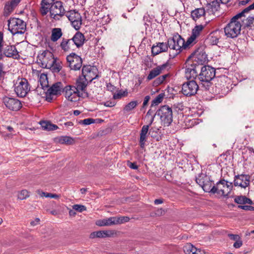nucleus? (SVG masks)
<instances>
[{
  "instance_id": "obj_41",
  "label": "nucleus",
  "mask_w": 254,
  "mask_h": 254,
  "mask_svg": "<svg viewBox=\"0 0 254 254\" xmlns=\"http://www.w3.org/2000/svg\"><path fill=\"white\" fill-rule=\"evenodd\" d=\"M39 82L42 88L47 87L48 85V77L47 74L42 73L40 75Z\"/></svg>"
},
{
  "instance_id": "obj_62",
  "label": "nucleus",
  "mask_w": 254,
  "mask_h": 254,
  "mask_svg": "<svg viewBox=\"0 0 254 254\" xmlns=\"http://www.w3.org/2000/svg\"><path fill=\"white\" fill-rule=\"evenodd\" d=\"M104 105L106 107H113L115 106L114 103H113L112 102L107 101L104 103Z\"/></svg>"
},
{
  "instance_id": "obj_59",
  "label": "nucleus",
  "mask_w": 254,
  "mask_h": 254,
  "mask_svg": "<svg viewBox=\"0 0 254 254\" xmlns=\"http://www.w3.org/2000/svg\"><path fill=\"white\" fill-rule=\"evenodd\" d=\"M20 0H11L9 2L13 5V6L15 7L20 2Z\"/></svg>"
},
{
  "instance_id": "obj_13",
  "label": "nucleus",
  "mask_w": 254,
  "mask_h": 254,
  "mask_svg": "<svg viewBox=\"0 0 254 254\" xmlns=\"http://www.w3.org/2000/svg\"><path fill=\"white\" fill-rule=\"evenodd\" d=\"M14 91L18 96L25 97L30 91V87L27 80L25 78H22L15 85Z\"/></svg>"
},
{
  "instance_id": "obj_20",
  "label": "nucleus",
  "mask_w": 254,
  "mask_h": 254,
  "mask_svg": "<svg viewBox=\"0 0 254 254\" xmlns=\"http://www.w3.org/2000/svg\"><path fill=\"white\" fill-rule=\"evenodd\" d=\"M64 88L63 84L61 82H56L50 87L46 92L47 99L49 100V96L51 97L52 95H58L61 94V92H63V88Z\"/></svg>"
},
{
  "instance_id": "obj_39",
  "label": "nucleus",
  "mask_w": 254,
  "mask_h": 254,
  "mask_svg": "<svg viewBox=\"0 0 254 254\" xmlns=\"http://www.w3.org/2000/svg\"><path fill=\"white\" fill-rule=\"evenodd\" d=\"M138 104L137 101H131L125 106L124 111L126 112H129L134 109Z\"/></svg>"
},
{
  "instance_id": "obj_61",
  "label": "nucleus",
  "mask_w": 254,
  "mask_h": 254,
  "mask_svg": "<svg viewBox=\"0 0 254 254\" xmlns=\"http://www.w3.org/2000/svg\"><path fill=\"white\" fill-rule=\"evenodd\" d=\"M3 33L1 32H0V51H2V43L3 41Z\"/></svg>"
},
{
  "instance_id": "obj_5",
  "label": "nucleus",
  "mask_w": 254,
  "mask_h": 254,
  "mask_svg": "<svg viewBox=\"0 0 254 254\" xmlns=\"http://www.w3.org/2000/svg\"><path fill=\"white\" fill-rule=\"evenodd\" d=\"M8 30L12 34H23L26 30V23L19 18H12L8 21Z\"/></svg>"
},
{
  "instance_id": "obj_9",
  "label": "nucleus",
  "mask_w": 254,
  "mask_h": 254,
  "mask_svg": "<svg viewBox=\"0 0 254 254\" xmlns=\"http://www.w3.org/2000/svg\"><path fill=\"white\" fill-rule=\"evenodd\" d=\"M195 181L204 191L213 193L215 185H213V182L208 176L201 174L198 175Z\"/></svg>"
},
{
  "instance_id": "obj_57",
  "label": "nucleus",
  "mask_w": 254,
  "mask_h": 254,
  "mask_svg": "<svg viewBox=\"0 0 254 254\" xmlns=\"http://www.w3.org/2000/svg\"><path fill=\"white\" fill-rule=\"evenodd\" d=\"M165 211L162 208L158 209L155 212V214L157 216H161L164 215Z\"/></svg>"
},
{
  "instance_id": "obj_35",
  "label": "nucleus",
  "mask_w": 254,
  "mask_h": 254,
  "mask_svg": "<svg viewBox=\"0 0 254 254\" xmlns=\"http://www.w3.org/2000/svg\"><path fill=\"white\" fill-rule=\"evenodd\" d=\"M116 217H111L107 219L99 220L97 221L96 224L99 226H111L115 225Z\"/></svg>"
},
{
  "instance_id": "obj_27",
  "label": "nucleus",
  "mask_w": 254,
  "mask_h": 254,
  "mask_svg": "<svg viewBox=\"0 0 254 254\" xmlns=\"http://www.w3.org/2000/svg\"><path fill=\"white\" fill-rule=\"evenodd\" d=\"M183 250L186 254H206L204 250L197 249L190 243L186 244Z\"/></svg>"
},
{
  "instance_id": "obj_48",
  "label": "nucleus",
  "mask_w": 254,
  "mask_h": 254,
  "mask_svg": "<svg viewBox=\"0 0 254 254\" xmlns=\"http://www.w3.org/2000/svg\"><path fill=\"white\" fill-rule=\"evenodd\" d=\"M254 9V2L245 8L242 12L239 13L238 14H241V17L244 16V14L245 13L249 12L250 10Z\"/></svg>"
},
{
  "instance_id": "obj_55",
  "label": "nucleus",
  "mask_w": 254,
  "mask_h": 254,
  "mask_svg": "<svg viewBox=\"0 0 254 254\" xmlns=\"http://www.w3.org/2000/svg\"><path fill=\"white\" fill-rule=\"evenodd\" d=\"M122 97H124V94H122V91H120L119 92L114 94L113 95V98L114 99H121Z\"/></svg>"
},
{
  "instance_id": "obj_12",
  "label": "nucleus",
  "mask_w": 254,
  "mask_h": 254,
  "mask_svg": "<svg viewBox=\"0 0 254 254\" xmlns=\"http://www.w3.org/2000/svg\"><path fill=\"white\" fill-rule=\"evenodd\" d=\"M198 89V85L196 81L191 80L182 85V92L186 96H191L195 95Z\"/></svg>"
},
{
  "instance_id": "obj_40",
  "label": "nucleus",
  "mask_w": 254,
  "mask_h": 254,
  "mask_svg": "<svg viewBox=\"0 0 254 254\" xmlns=\"http://www.w3.org/2000/svg\"><path fill=\"white\" fill-rule=\"evenodd\" d=\"M59 142L61 144H65L67 145L72 144L74 143L73 139L69 136H62L60 139Z\"/></svg>"
},
{
  "instance_id": "obj_45",
  "label": "nucleus",
  "mask_w": 254,
  "mask_h": 254,
  "mask_svg": "<svg viewBox=\"0 0 254 254\" xmlns=\"http://www.w3.org/2000/svg\"><path fill=\"white\" fill-rule=\"evenodd\" d=\"M129 219V218L127 216H122L120 217H116L115 223L116 224H122L128 222Z\"/></svg>"
},
{
  "instance_id": "obj_25",
  "label": "nucleus",
  "mask_w": 254,
  "mask_h": 254,
  "mask_svg": "<svg viewBox=\"0 0 254 254\" xmlns=\"http://www.w3.org/2000/svg\"><path fill=\"white\" fill-rule=\"evenodd\" d=\"M169 48L168 44L164 42L156 43L151 48V52L153 56H156L159 54L166 52Z\"/></svg>"
},
{
  "instance_id": "obj_3",
  "label": "nucleus",
  "mask_w": 254,
  "mask_h": 254,
  "mask_svg": "<svg viewBox=\"0 0 254 254\" xmlns=\"http://www.w3.org/2000/svg\"><path fill=\"white\" fill-rule=\"evenodd\" d=\"M215 76V69L209 65H204L201 68L198 79L205 90H208L211 85V81Z\"/></svg>"
},
{
  "instance_id": "obj_58",
  "label": "nucleus",
  "mask_w": 254,
  "mask_h": 254,
  "mask_svg": "<svg viewBox=\"0 0 254 254\" xmlns=\"http://www.w3.org/2000/svg\"><path fill=\"white\" fill-rule=\"evenodd\" d=\"M40 219L38 218H36L35 220L32 221L30 222V224L31 226H34L39 224Z\"/></svg>"
},
{
  "instance_id": "obj_4",
  "label": "nucleus",
  "mask_w": 254,
  "mask_h": 254,
  "mask_svg": "<svg viewBox=\"0 0 254 254\" xmlns=\"http://www.w3.org/2000/svg\"><path fill=\"white\" fill-rule=\"evenodd\" d=\"M55 59L54 55L51 52L46 50L38 54L37 62L42 67L48 68L53 65Z\"/></svg>"
},
{
  "instance_id": "obj_7",
  "label": "nucleus",
  "mask_w": 254,
  "mask_h": 254,
  "mask_svg": "<svg viewBox=\"0 0 254 254\" xmlns=\"http://www.w3.org/2000/svg\"><path fill=\"white\" fill-rule=\"evenodd\" d=\"M157 115L164 126H169L173 121L172 108L167 105L161 106L157 112Z\"/></svg>"
},
{
  "instance_id": "obj_51",
  "label": "nucleus",
  "mask_w": 254,
  "mask_h": 254,
  "mask_svg": "<svg viewBox=\"0 0 254 254\" xmlns=\"http://www.w3.org/2000/svg\"><path fill=\"white\" fill-rule=\"evenodd\" d=\"M127 165L130 168L134 170H136L138 168V166L136 165V163L135 162L132 163L129 161L127 162Z\"/></svg>"
},
{
  "instance_id": "obj_36",
  "label": "nucleus",
  "mask_w": 254,
  "mask_h": 254,
  "mask_svg": "<svg viewBox=\"0 0 254 254\" xmlns=\"http://www.w3.org/2000/svg\"><path fill=\"white\" fill-rule=\"evenodd\" d=\"M206 8L207 11L212 13H214L215 12L217 11L220 8L219 2L218 0H213L207 4Z\"/></svg>"
},
{
  "instance_id": "obj_29",
  "label": "nucleus",
  "mask_w": 254,
  "mask_h": 254,
  "mask_svg": "<svg viewBox=\"0 0 254 254\" xmlns=\"http://www.w3.org/2000/svg\"><path fill=\"white\" fill-rule=\"evenodd\" d=\"M60 47L64 52H68L71 50H74V44L71 39L63 38L60 43Z\"/></svg>"
},
{
  "instance_id": "obj_54",
  "label": "nucleus",
  "mask_w": 254,
  "mask_h": 254,
  "mask_svg": "<svg viewBox=\"0 0 254 254\" xmlns=\"http://www.w3.org/2000/svg\"><path fill=\"white\" fill-rule=\"evenodd\" d=\"M242 245L243 242L241 238L234 243L233 246L235 248L238 249L240 248L242 246Z\"/></svg>"
},
{
  "instance_id": "obj_6",
  "label": "nucleus",
  "mask_w": 254,
  "mask_h": 254,
  "mask_svg": "<svg viewBox=\"0 0 254 254\" xmlns=\"http://www.w3.org/2000/svg\"><path fill=\"white\" fill-rule=\"evenodd\" d=\"M232 188V183H229L225 180H221L214 186L213 193H216L220 196L225 197L230 193Z\"/></svg>"
},
{
  "instance_id": "obj_33",
  "label": "nucleus",
  "mask_w": 254,
  "mask_h": 254,
  "mask_svg": "<svg viewBox=\"0 0 254 254\" xmlns=\"http://www.w3.org/2000/svg\"><path fill=\"white\" fill-rule=\"evenodd\" d=\"M63 34L61 28H53L51 30V40L53 42H56L62 37Z\"/></svg>"
},
{
  "instance_id": "obj_50",
  "label": "nucleus",
  "mask_w": 254,
  "mask_h": 254,
  "mask_svg": "<svg viewBox=\"0 0 254 254\" xmlns=\"http://www.w3.org/2000/svg\"><path fill=\"white\" fill-rule=\"evenodd\" d=\"M238 208L242 209L245 210H254V207L250 205H246L245 204L242 205H239Z\"/></svg>"
},
{
  "instance_id": "obj_49",
  "label": "nucleus",
  "mask_w": 254,
  "mask_h": 254,
  "mask_svg": "<svg viewBox=\"0 0 254 254\" xmlns=\"http://www.w3.org/2000/svg\"><path fill=\"white\" fill-rule=\"evenodd\" d=\"M14 8L15 7L13 6V5H11L9 2H8L7 4H5L4 6V11L5 12L9 13L13 11Z\"/></svg>"
},
{
  "instance_id": "obj_28",
  "label": "nucleus",
  "mask_w": 254,
  "mask_h": 254,
  "mask_svg": "<svg viewBox=\"0 0 254 254\" xmlns=\"http://www.w3.org/2000/svg\"><path fill=\"white\" fill-rule=\"evenodd\" d=\"M74 47L79 48L84 44L85 39L84 35L80 32H76L72 38H71Z\"/></svg>"
},
{
  "instance_id": "obj_32",
  "label": "nucleus",
  "mask_w": 254,
  "mask_h": 254,
  "mask_svg": "<svg viewBox=\"0 0 254 254\" xmlns=\"http://www.w3.org/2000/svg\"><path fill=\"white\" fill-rule=\"evenodd\" d=\"M88 82L83 78L82 76H80L76 80L75 88H77V91L80 93V91H83L85 90Z\"/></svg>"
},
{
  "instance_id": "obj_52",
  "label": "nucleus",
  "mask_w": 254,
  "mask_h": 254,
  "mask_svg": "<svg viewBox=\"0 0 254 254\" xmlns=\"http://www.w3.org/2000/svg\"><path fill=\"white\" fill-rule=\"evenodd\" d=\"M228 236L231 240H234L235 241H237L238 240H239L240 239H241V237L238 235L229 234H228Z\"/></svg>"
},
{
  "instance_id": "obj_42",
  "label": "nucleus",
  "mask_w": 254,
  "mask_h": 254,
  "mask_svg": "<svg viewBox=\"0 0 254 254\" xmlns=\"http://www.w3.org/2000/svg\"><path fill=\"white\" fill-rule=\"evenodd\" d=\"M48 68L51 69L54 72H59L62 68L61 62L57 61V59H55V62L53 65L51 67H48Z\"/></svg>"
},
{
  "instance_id": "obj_38",
  "label": "nucleus",
  "mask_w": 254,
  "mask_h": 254,
  "mask_svg": "<svg viewBox=\"0 0 254 254\" xmlns=\"http://www.w3.org/2000/svg\"><path fill=\"white\" fill-rule=\"evenodd\" d=\"M170 77L169 73L161 75L157 77L153 82V86H157L166 81L167 79Z\"/></svg>"
},
{
  "instance_id": "obj_14",
  "label": "nucleus",
  "mask_w": 254,
  "mask_h": 254,
  "mask_svg": "<svg viewBox=\"0 0 254 254\" xmlns=\"http://www.w3.org/2000/svg\"><path fill=\"white\" fill-rule=\"evenodd\" d=\"M65 15L75 30H77L80 28L82 24V19L79 13L74 10H70L67 11L65 13Z\"/></svg>"
},
{
  "instance_id": "obj_16",
  "label": "nucleus",
  "mask_w": 254,
  "mask_h": 254,
  "mask_svg": "<svg viewBox=\"0 0 254 254\" xmlns=\"http://www.w3.org/2000/svg\"><path fill=\"white\" fill-rule=\"evenodd\" d=\"M204 28V26L201 24L196 25L192 30L191 36L187 39V45L192 46L196 43L197 39Z\"/></svg>"
},
{
  "instance_id": "obj_2",
  "label": "nucleus",
  "mask_w": 254,
  "mask_h": 254,
  "mask_svg": "<svg viewBox=\"0 0 254 254\" xmlns=\"http://www.w3.org/2000/svg\"><path fill=\"white\" fill-rule=\"evenodd\" d=\"M241 14H237L233 16L230 22L226 25L224 28L225 35L230 38H235L240 34L242 24L241 18Z\"/></svg>"
},
{
  "instance_id": "obj_24",
  "label": "nucleus",
  "mask_w": 254,
  "mask_h": 254,
  "mask_svg": "<svg viewBox=\"0 0 254 254\" xmlns=\"http://www.w3.org/2000/svg\"><path fill=\"white\" fill-rule=\"evenodd\" d=\"M198 66H195L194 64H190L187 66L185 69V77L188 80H193L198 75L197 68Z\"/></svg>"
},
{
  "instance_id": "obj_19",
  "label": "nucleus",
  "mask_w": 254,
  "mask_h": 254,
  "mask_svg": "<svg viewBox=\"0 0 254 254\" xmlns=\"http://www.w3.org/2000/svg\"><path fill=\"white\" fill-rule=\"evenodd\" d=\"M2 51L4 56L7 58H12L14 59H19L20 55L14 45H6Z\"/></svg>"
},
{
  "instance_id": "obj_60",
  "label": "nucleus",
  "mask_w": 254,
  "mask_h": 254,
  "mask_svg": "<svg viewBox=\"0 0 254 254\" xmlns=\"http://www.w3.org/2000/svg\"><path fill=\"white\" fill-rule=\"evenodd\" d=\"M107 87L108 90L111 91H114L115 89V87L112 85L111 83H109L107 85Z\"/></svg>"
},
{
  "instance_id": "obj_63",
  "label": "nucleus",
  "mask_w": 254,
  "mask_h": 254,
  "mask_svg": "<svg viewBox=\"0 0 254 254\" xmlns=\"http://www.w3.org/2000/svg\"><path fill=\"white\" fill-rule=\"evenodd\" d=\"M163 202V199H156L154 200V204L155 205H158V204L162 203Z\"/></svg>"
},
{
  "instance_id": "obj_43",
  "label": "nucleus",
  "mask_w": 254,
  "mask_h": 254,
  "mask_svg": "<svg viewBox=\"0 0 254 254\" xmlns=\"http://www.w3.org/2000/svg\"><path fill=\"white\" fill-rule=\"evenodd\" d=\"M165 94L164 93H161L158 95L152 101V106L153 105H157L161 103L164 99Z\"/></svg>"
},
{
  "instance_id": "obj_37",
  "label": "nucleus",
  "mask_w": 254,
  "mask_h": 254,
  "mask_svg": "<svg viewBox=\"0 0 254 254\" xmlns=\"http://www.w3.org/2000/svg\"><path fill=\"white\" fill-rule=\"evenodd\" d=\"M40 124L42 128L44 130H54L58 128L57 125L51 124L47 121H41Z\"/></svg>"
},
{
  "instance_id": "obj_15",
  "label": "nucleus",
  "mask_w": 254,
  "mask_h": 254,
  "mask_svg": "<svg viewBox=\"0 0 254 254\" xmlns=\"http://www.w3.org/2000/svg\"><path fill=\"white\" fill-rule=\"evenodd\" d=\"M228 80V77L225 75L217 78V82L215 83L216 92L223 94L228 92L229 84L227 83Z\"/></svg>"
},
{
  "instance_id": "obj_46",
  "label": "nucleus",
  "mask_w": 254,
  "mask_h": 254,
  "mask_svg": "<svg viewBox=\"0 0 254 254\" xmlns=\"http://www.w3.org/2000/svg\"><path fill=\"white\" fill-rule=\"evenodd\" d=\"M72 208L74 210L82 212L86 210V207L83 205L81 204H74L72 206Z\"/></svg>"
},
{
  "instance_id": "obj_64",
  "label": "nucleus",
  "mask_w": 254,
  "mask_h": 254,
  "mask_svg": "<svg viewBox=\"0 0 254 254\" xmlns=\"http://www.w3.org/2000/svg\"><path fill=\"white\" fill-rule=\"evenodd\" d=\"M75 210H74V209L73 210L70 209L69 211V216H75V215L76 214V213L75 212Z\"/></svg>"
},
{
  "instance_id": "obj_22",
  "label": "nucleus",
  "mask_w": 254,
  "mask_h": 254,
  "mask_svg": "<svg viewBox=\"0 0 254 254\" xmlns=\"http://www.w3.org/2000/svg\"><path fill=\"white\" fill-rule=\"evenodd\" d=\"M168 66L169 64L168 63H166L163 64L158 65L154 68L151 70H150L149 74L147 77V79L148 80H150L155 78L156 76L161 74L163 71L166 69Z\"/></svg>"
},
{
  "instance_id": "obj_11",
  "label": "nucleus",
  "mask_w": 254,
  "mask_h": 254,
  "mask_svg": "<svg viewBox=\"0 0 254 254\" xmlns=\"http://www.w3.org/2000/svg\"><path fill=\"white\" fill-rule=\"evenodd\" d=\"M63 93L65 98L69 101L76 102L80 96L79 91L75 86L68 85L63 88Z\"/></svg>"
},
{
  "instance_id": "obj_23",
  "label": "nucleus",
  "mask_w": 254,
  "mask_h": 254,
  "mask_svg": "<svg viewBox=\"0 0 254 254\" xmlns=\"http://www.w3.org/2000/svg\"><path fill=\"white\" fill-rule=\"evenodd\" d=\"M154 120V118H152V120L148 125H144L142 127V128L140 133L139 138V145L141 148H143L145 146V143L146 141L147 134L148 131L149 127L152 124Z\"/></svg>"
},
{
  "instance_id": "obj_53",
  "label": "nucleus",
  "mask_w": 254,
  "mask_h": 254,
  "mask_svg": "<svg viewBox=\"0 0 254 254\" xmlns=\"http://www.w3.org/2000/svg\"><path fill=\"white\" fill-rule=\"evenodd\" d=\"M185 122L186 126H188V127H191L196 123V121L194 119L186 120Z\"/></svg>"
},
{
  "instance_id": "obj_8",
  "label": "nucleus",
  "mask_w": 254,
  "mask_h": 254,
  "mask_svg": "<svg viewBox=\"0 0 254 254\" xmlns=\"http://www.w3.org/2000/svg\"><path fill=\"white\" fill-rule=\"evenodd\" d=\"M51 18L56 20H59L66 13L65 10L63 6V3L61 1H56L49 7Z\"/></svg>"
},
{
  "instance_id": "obj_18",
  "label": "nucleus",
  "mask_w": 254,
  "mask_h": 254,
  "mask_svg": "<svg viewBox=\"0 0 254 254\" xmlns=\"http://www.w3.org/2000/svg\"><path fill=\"white\" fill-rule=\"evenodd\" d=\"M250 176L249 175L241 174L236 175L234 180V186L246 188L250 185Z\"/></svg>"
},
{
  "instance_id": "obj_21",
  "label": "nucleus",
  "mask_w": 254,
  "mask_h": 254,
  "mask_svg": "<svg viewBox=\"0 0 254 254\" xmlns=\"http://www.w3.org/2000/svg\"><path fill=\"white\" fill-rule=\"evenodd\" d=\"M94 70V69L92 68L89 65H84L82 67V76L83 77V78H85L88 82H91L98 76Z\"/></svg>"
},
{
  "instance_id": "obj_30",
  "label": "nucleus",
  "mask_w": 254,
  "mask_h": 254,
  "mask_svg": "<svg viewBox=\"0 0 254 254\" xmlns=\"http://www.w3.org/2000/svg\"><path fill=\"white\" fill-rule=\"evenodd\" d=\"M55 0H42L41 2L40 12L42 15H45L49 12V7L55 2Z\"/></svg>"
},
{
  "instance_id": "obj_10",
  "label": "nucleus",
  "mask_w": 254,
  "mask_h": 254,
  "mask_svg": "<svg viewBox=\"0 0 254 254\" xmlns=\"http://www.w3.org/2000/svg\"><path fill=\"white\" fill-rule=\"evenodd\" d=\"M68 66L71 70H78L82 65V59L75 53H71L66 57Z\"/></svg>"
},
{
  "instance_id": "obj_47",
  "label": "nucleus",
  "mask_w": 254,
  "mask_h": 254,
  "mask_svg": "<svg viewBox=\"0 0 254 254\" xmlns=\"http://www.w3.org/2000/svg\"><path fill=\"white\" fill-rule=\"evenodd\" d=\"M94 121H94V120L93 119L87 118V119H85L83 120H80L79 122V123L80 124H82V125H90V124L94 123V122H95Z\"/></svg>"
},
{
  "instance_id": "obj_56",
  "label": "nucleus",
  "mask_w": 254,
  "mask_h": 254,
  "mask_svg": "<svg viewBox=\"0 0 254 254\" xmlns=\"http://www.w3.org/2000/svg\"><path fill=\"white\" fill-rule=\"evenodd\" d=\"M150 99V97L148 95L146 96L145 97L144 101H143V105H142L143 108H144L147 105Z\"/></svg>"
},
{
  "instance_id": "obj_1",
  "label": "nucleus",
  "mask_w": 254,
  "mask_h": 254,
  "mask_svg": "<svg viewBox=\"0 0 254 254\" xmlns=\"http://www.w3.org/2000/svg\"><path fill=\"white\" fill-rule=\"evenodd\" d=\"M168 44L170 58H174L181 53L183 49H186L190 45H187V42L179 34L173 36L168 39Z\"/></svg>"
},
{
  "instance_id": "obj_34",
  "label": "nucleus",
  "mask_w": 254,
  "mask_h": 254,
  "mask_svg": "<svg viewBox=\"0 0 254 254\" xmlns=\"http://www.w3.org/2000/svg\"><path fill=\"white\" fill-rule=\"evenodd\" d=\"M205 10L204 8H197L191 12V17L193 20L196 21L202 16L205 15Z\"/></svg>"
},
{
  "instance_id": "obj_17",
  "label": "nucleus",
  "mask_w": 254,
  "mask_h": 254,
  "mask_svg": "<svg viewBox=\"0 0 254 254\" xmlns=\"http://www.w3.org/2000/svg\"><path fill=\"white\" fill-rule=\"evenodd\" d=\"M3 102L8 109L12 111H18L22 107L21 102L15 98L5 96L3 98Z\"/></svg>"
},
{
  "instance_id": "obj_31",
  "label": "nucleus",
  "mask_w": 254,
  "mask_h": 254,
  "mask_svg": "<svg viewBox=\"0 0 254 254\" xmlns=\"http://www.w3.org/2000/svg\"><path fill=\"white\" fill-rule=\"evenodd\" d=\"M234 201L236 203L240 204L239 205H242L247 204L251 205L253 204V201L245 195L235 196L234 197Z\"/></svg>"
},
{
  "instance_id": "obj_44",
  "label": "nucleus",
  "mask_w": 254,
  "mask_h": 254,
  "mask_svg": "<svg viewBox=\"0 0 254 254\" xmlns=\"http://www.w3.org/2000/svg\"><path fill=\"white\" fill-rule=\"evenodd\" d=\"M29 196V192L26 190H21L18 194V198L20 200H23Z\"/></svg>"
},
{
  "instance_id": "obj_26",
  "label": "nucleus",
  "mask_w": 254,
  "mask_h": 254,
  "mask_svg": "<svg viewBox=\"0 0 254 254\" xmlns=\"http://www.w3.org/2000/svg\"><path fill=\"white\" fill-rule=\"evenodd\" d=\"M115 234V231L112 230L98 231L91 233L90 234L89 238L90 239H94L96 238H104L111 237Z\"/></svg>"
}]
</instances>
